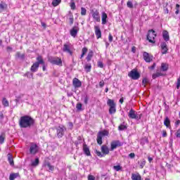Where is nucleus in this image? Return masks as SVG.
I'll list each match as a JSON object with an SVG mask.
<instances>
[{"mask_svg":"<svg viewBox=\"0 0 180 180\" xmlns=\"http://www.w3.org/2000/svg\"><path fill=\"white\" fill-rule=\"evenodd\" d=\"M19 125L22 129L32 127V126H34V119L30 117V115H24L20 117Z\"/></svg>","mask_w":180,"mask_h":180,"instance_id":"nucleus-1","label":"nucleus"},{"mask_svg":"<svg viewBox=\"0 0 180 180\" xmlns=\"http://www.w3.org/2000/svg\"><path fill=\"white\" fill-rule=\"evenodd\" d=\"M37 61L35 62L31 67L30 71L31 72H37V71L39 70V67L40 64H42L44 65V60H43V58L39 56L37 58Z\"/></svg>","mask_w":180,"mask_h":180,"instance_id":"nucleus-2","label":"nucleus"},{"mask_svg":"<svg viewBox=\"0 0 180 180\" xmlns=\"http://www.w3.org/2000/svg\"><path fill=\"white\" fill-rule=\"evenodd\" d=\"M107 105L109 106V113L110 115H115L116 113V103L115 101L112 99H108L107 101Z\"/></svg>","mask_w":180,"mask_h":180,"instance_id":"nucleus-3","label":"nucleus"},{"mask_svg":"<svg viewBox=\"0 0 180 180\" xmlns=\"http://www.w3.org/2000/svg\"><path fill=\"white\" fill-rule=\"evenodd\" d=\"M105 136H109V131L107 130L100 131L97 135V143L99 146L102 144V137H105Z\"/></svg>","mask_w":180,"mask_h":180,"instance_id":"nucleus-4","label":"nucleus"},{"mask_svg":"<svg viewBox=\"0 0 180 180\" xmlns=\"http://www.w3.org/2000/svg\"><path fill=\"white\" fill-rule=\"evenodd\" d=\"M155 37H157L155 31L153 30H150L147 35V39L148 40L149 43H155Z\"/></svg>","mask_w":180,"mask_h":180,"instance_id":"nucleus-5","label":"nucleus"},{"mask_svg":"<svg viewBox=\"0 0 180 180\" xmlns=\"http://www.w3.org/2000/svg\"><path fill=\"white\" fill-rule=\"evenodd\" d=\"M49 61L51 64H53L54 65L63 66V60L58 57H49Z\"/></svg>","mask_w":180,"mask_h":180,"instance_id":"nucleus-6","label":"nucleus"},{"mask_svg":"<svg viewBox=\"0 0 180 180\" xmlns=\"http://www.w3.org/2000/svg\"><path fill=\"white\" fill-rule=\"evenodd\" d=\"M128 77L134 80H137L140 78V73L137 71V70L134 69L128 73Z\"/></svg>","mask_w":180,"mask_h":180,"instance_id":"nucleus-7","label":"nucleus"},{"mask_svg":"<svg viewBox=\"0 0 180 180\" xmlns=\"http://www.w3.org/2000/svg\"><path fill=\"white\" fill-rule=\"evenodd\" d=\"M129 119H135L136 120H140L141 119V115L137 114L136 110L131 109L128 113Z\"/></svg>","mask_w":180,"mask_h":180,"instance_id":"nucleus-8","label":"nucleus"},{"mask_svg":"<svg viewBox=\"0 0 180 180\" xmlns=\"http://www.w3.org/2000/svg\"><path fill=\"white\" fill-rule=\"evenodd\" d=\"M66 130H67V128H65V127L63 125L57 127L56 131H57V136L58 139H61V137L64 136V133L65 132Z\"/></svg>","mask_w":180,"mask_h":180,"instance_id":"nucleus-9","label":"nucleus"},{"mask_svg":"<svg viewBox=\"0 0 180 180\" xmlns=\"http://www.w3.org/2000/svg\"><path fill=\"white\" fill-rule=\"evenodd\" d=\"M91 16L95 20V22H101V15H99V11L98 10H92L91 11Z\"/></svg>","mask_w":180,"mask_h":180,"instance_id":"nucleus-10","label":"nucleus"},{"mask_svg":"<svg viewBox=\"0 0 180 180\" xmlns=\"http://www.w3.org/2000/svg\"><path fill=\"white\" fill-rule=\"evenodd\" d=\"M123 144L120 141H113L110 143V151H113V150L117 148V147H122Z\"/></svg>","mask_w":180,"mask_h":180,"instance_id":"nucleus-11","label":"nucleus"},{"mask_svg":"<svg viewBox=\"0 0 180 180\" xmlns=\"http://www.w3.org/2000/svg\"><path fill=\"white\" fill-rule=\"evenodd\" d=\"M39 153V147L36 143H32L30 147V154H32L33 155L37 154Z\"/></svg>","mask_w":180,"mask_h":180,"instance_id":"nucleus-12","label":"nucleus"},{"mask_svg":"<svg viewBox=\"0 0 180 180\" xmlns=\"http://www.w3.org/2000/svg\"><path fill=\"white\" fill-rule=\"evenodd\" d=\"M79 32V27H78V25L77 26H74L70 31V36H72V37H77V35L78 34V32Z\"/></svg>","mask_w":180,"mask_h":180,"instance_id":"nucleus-13","label":"nucleus"},{"mask_svg":"<svg viewBox=\"0 0 180 180\" xmlns=\"http://www.w3.org/2000/svg\"><path fill=\"white\" fill-rule=\"evenodd\" d=\"M143 57L146 63H151L153 61V56L147 52H143Z\"/></svg>","mask_w":180,"mask_h":180,"instance_id":"nucleus-14","label":"nucleus"},{"mask_svg":"<svg viewBox=\"0 0 180 180\" xmlns=\"http://www.w3.org/2000/svg\"><path fill=\"white\" fill-rule=\"evenodd\" d=\"M63 51L64 53H68L69 54H72V51H71V44H65L63 45Z\"/></svg>","mask_w":180,"mask_h":180,"instance_id":"nucleus-15","label":"nucleus"},{"mask_svg":"<svg viewBox=\"0 0 180 180\" xmlns=\"http://www.w3.org/2000/svg\"><path fill=\"white\" fill-rule=\"evenodd\" d=\"M94 30L97 39H101V37H102V32L101 31V27H99L98 25H96L94 26Z\"/></svg>","mask_w":180,"mask_h":180,"instance_id":"nucleus-16","label":"nucleus"},{"mask_svg":"<svg viewBox=\"0 0 180 180\" xmlns=\"http://www.w3.org/2000/svg\"><path fill=\"white\" fill-rule=\"evenodd\" d=\"M72 84L75 88H79L82 85V83L78 79V78H74L72 80Z\"/></svg>","mask_w":180,"mask_h":180,"instance_id":"nucleus-17","label":"nucleus"},{"mask_svg":"<svg viewBox=\"0 0 180 180\" xmlns=\"http://www.w3.org/2000/svg\"><path fill=\"white\" fill-rule=\"evenodd\" d=\"M101 22L102 25H106V23H108V14L105 12L102 13Z\"/></svg>","mask_w":180,"mask_h":180,"instance_id":"nucleus-18","label":"nucleus"},{"mask_svg":"<svg viewBox=\"0 0 180 180\" xmlns=\"http://www.w3.org/2000/svg\"><path fill=\"white\" fill-rule=\"evenodd\" d=\"M160 46L162 49V54H167V52L168 51V47L167 46V43L162 42Z\"/></svg>","mask_w":180,"mask_h":180,"instance_id":"nucleus-19","label":"nucleus"},{"mask_svg":"<svg viewBox=\"0 0 180 180\" xmlns=\"http://www.w3.org/2000/svg\"><path fill=\"white\" fill-rule=\"evenodd\" d=\"M101 153L103 155H108L109 154V148L106 145H103L101 146Z\"/></svg>","mask_w":180,"mask_h":180,"instance_id":"nucleus-20","label":"nucleus"},{"mask_svg":"<svg viewBox=\"0 0 180 180\" xmlns=\"http://www.w3.org/2000/svg\"><path fill=\"white\" fill-rule=\"evenodd\" d=\"M8 9V4H6L5 2L1 1L0 3V13H2L4 11H6Z\"/></svg>","mask_w":180,"mask_h":180,"instance_id":"nucleus-21","label":"nucleus"},{"mask_svg":"<svg viewBox=\"0 0 180 180\" xmlns=\"http://www.w3.org/2000/svg\"><path fill=\"white\" fill-rule=\"evenodd\" d=\"M83 151L84 154H86V155H91V151L89 150V148L88 147L86 143L83 144Z\"/></svg>","mask_w":180,"mask_h":180,"instance_id":"nucleus-22","label":"nucleus"},{"mask_svg":"<svg viewBox=\"0 0 180 180\" xmlns=\"http://www.w3.org/2000/svg\"><path fill=\"white\" fill-rule=\"evenodd\" d=\"M162 37L165 41H169V33H168V31L164 30L162 32Z\"/></svg>","mask_w":180,"mask_h":180,"instance_id":"nucleus-23","label":"nucleus"},{"mask_svg":"<svg viewBox=\"0 0 180 180\" xmlns=\"http://www.w3.org/2000/svg\"><path fill=\"white\" fill-rule=\"evenodd\" d=\"M68 18L70 20V25H74V15L72 14V12L69 11L68 14Z\"/></svg>","mask_w":180,"mask_h":180,"instance_id":"nucleus-24","label":"nucleus"},{"mask_svg":"<svg viewBox=\"0 0 180 180\" xmlns=\"http://www.w3.org/2000/svg\"><path fill=\"white\" fill-rule=\"evenodd\" d=\"M169 68V65H168V63H162L161 64L160 69H161L162 71L165 72V71H168Z\"/></svg>","mask_w":180,"mask_h":180,"instance_id":"nucleus-25","label":"nucleus"},{"mask_svg":"<svg viewBox=\"0 0 180 180\" xmlns=\"http://www.w3.org/2000/svg\"><path fill=\"white\" fill-rule=\"evenodd\" d=\"M162 75H164L162 72H160V70H157L156 73H154L152 75V78L153 79H155V78H158V77H162Z\"/></svg>","mask_w":180,"mask_h":180,"instance_id":"nucleus-26","label":"nucleus"},{"mask_svg":"<svg viewBox=\"0 0 180 180\" xmlns=\"http://www.w3.org/2000/svg\"><path fill=\"white\" fill-rule=\"evenodd\" d=\"M131 179L132 180H141V176L139 173L132 174H131Z\"/></svg>","mask_w":180,"mask_h":180,"instance_id":"nucleus-27","label":"nucleus"},{"mask_svg":"<svg viewBox=\"0 0 180 180\" xmlns=\"http://www.w3.org/2000/svg\"><path fill=\"white\" fill-rule=\"evenodd\" d=\"M19 176H20L19 173H12L10 174L9 179L15 180V179H16V178H19Z\"/></svg>","mask_w":180,"mask_h":180,"instance_id":"nucleus-28","label":"nucleus"},{"mask_svg":"<svg viewBox=\"0 0 180 180\" xmlns=\"http://www.w3.org/2000/svg\"><path fill=\"white\" fill-rule=\"evenodd\" d=\"M92 68V65L91 63H86L84 65V70L86 72H91V69Z\"/></svg>","mask_w":180,"mask_h":180,"instance_id":"nucleus-29","label":"nucleus"},{"mask_svg":"<svg viewBox=\"0 0 180 180\" xmlns=\"http://www.w3.org/2000/svg\"><path fill=\"white\" fill-rule=\"evenodd\" d=\"M8 160L10 165H15V163L13 162V157L11 154H8Z\"/></svg>","mask_w":180,"mask_h":180,"instance_id":"nucleus-30","label":"nucleus"},{"mask_svg":"<svg viewBox=\"0 0 180 180\" xmlns=\"http://www.w3.org/2000/svg\"><path fill=\"white\" fill-rule=\"evenodd\" d=\"M92 57H94V51H90L86 58V60H87V61H91V60H92Z\"/></svg>","mask_w":180,"mask_h":180,"instance_id":"nucleus-31","label":"nucleus"},{"mask_svg":"<svg viewBox=\"0 0 180 180\" xmlns=\"http://www.w3.org/2000/svg\"><path fill=\"white\" fill-rule=\"evenodd\" d=\"M164 124L166 127H169V126H171V121H169V118L167 117L165 119Z\"/></svg>","mask_w":180,"mask_h":180,"instance_id":"nucleus-32","label":"nucleus"},{"mask_svg":"<svg viewBox=\"0 0 180 180\" xmlns=\"http://www.w3.org/2000/svg\"><path fill=\"white\" fill-rule=\"evenodd\" d=\"M126 129H127V125L124 124V122H123L118 127V130H120V131L126 130Z\"/></svg>","mask_w":180,"mask_h":180,"instance_id":"nucleus-33","label":"nucleus"},{"mask_svg":"<svg viewBox=\"0 0 180 180\" xmlns=\"http://www.w3.org/2000/svg\"><path fill=\"white\" fill-rule=\"evenodd\" d=\"M2 105H3L5 108H8V106H9V101H8V100H6V98H3V100H2Z\"/></svg>","mask_w":180,"mask_h":180,"instance_id":"nucleus-34","label":"nucleus"},{"mask_svg":"<svg viewBox=\"0 0 180 180\" xmlns=\"http://www.w3.org/2000/svg\"><path fill=\"white\" fill-rule=\"evenodd\" d=\"M147 84H150V79L147 77H145L142 80V85L143 86H146V85H147Z\"/></svg>","mask_w":180,"mask_h":180,"instance_id":"nucleus-35","label":"nucleus"},{"mask_svg":"<svg viewBox=\"0 0 180 180\" xmlns=\"http://www.w3.org/2000/svg\"><path fill=\"white\" fill-rule=\"evenodd\" d=\"M39 158H37L34 161L32 162V166L37 167V165H39Z\"/></svg>","mask_w":180,"mask_h":180,"instance_id":"nucleus-36","label":"nucleus"},{"mask_svg":"<svg viewBox=\"0 0 180 180\" xmlns=\"http://www.w3.org/2000/svg\"><path fill=\"white\" fill-rule=\"evenodd\" d=\"M86 53H88V49L86 47H84L82 49L81 58H82V57H84L85 56V54H86Z\"/></svg>","mask_w":180,"mask_h":180,"instance_id":"nucleus-37","label":"nucleus"},{"mask_svg":"<svg viewBox=\"0 0 180 180\" xmlns=\"http://www.w3.org/2000/svg\"><path fill=\"white\" fill-rule=\"evenodd\" d=\"M61 4V0H53L52 1L53 6H58Z\"/></svg>","mask_w":180,"mask_h":180,"instance_id":"nucleus-38","label":"nucleus"},{"mask_svg":"<svg viewBox=\"0 0 180 180\" xmlns=\"http://www.w3.org/2000/svg\"><path fill=\"white\" fill-rule=\"evenodd\" d=\"M113 169H115V171L119 172L122 171V169H123V167H122V166L120 165H116L113 166Z\"/></svg>","mask_w":180,"mask_h":180,"instance_id":"nucleus-39","label":"nucleus"},{"mask_svg":"<svg viewBox=\"0 0 180 180\" xmlns=\"http://www.w3.org/2000/svg\"><path fill=\"white\" fill-rule=\"evenodd\" d=\"M5 141V134H2L0 135V144H4V142Z\"/></svg>","mask_w":180,"mask_h":180,"instance_id":"nucleus-40","label":"nucleus"},{"mask_svg":"<svg viewBox=\"0 0 180 180\" xmlns=\"http://www.w3.org/2000/svg\"><path fill=\"white\" fill-rule=\"evenodd\" d=\"M80 13H81L82 16H85V15H86V8L82 7Z\"/></svg>","mask_w":180,"mask_h":180,"instance_id":"nucleus-41","label":"nucleus"},{"mask_svg":"<svg viewBox=\"0 0 180 180\" xmlns=\"http://www.w3.org/2000/svg\"><path fill=\"white\" fill-rule=\"evenodd\" d=\"M76 109L77 110H82V104L81 103H78L77 105H76Z\"/></svg>","mask_w":180,"mask_h":180,"instance_id":"nucleus-42","label":"nucleus"},{"mask_svg":"<svg viewBox=\"0 0 180 180\" xmlns=\"http://www.w3.org/2000/svg\"><path fill=\"white\" fill-rule=\"evenodd\" d=\"M46 166L49 168L50 171H54V166L51 165L50 162L46 163Z\"/></svg>","mask_w":180,"mask_h":180,"instance_id":"nucleus-43","label":"nucleus"},{"mask_svg":"<svg viewBox=\"0 0 180 180\" xmlns=\"http://www.w3.org/2000/svg\"><path fill=\"white\" fill-rule=\"evenodd\" d=\"M70 8L72 11H75V8H76V6H75V2L74 1H72L70 3Z\"/></svg>","mask_w":180,"mask_h":180,"instance_id":"nucleus-44","label":"nucleus"},{"mask_svg":"<svg viewBox=\"0 0 180 180\" xmlns=\"http://www.w3.org/2000/svg\"><path fill=\"white\" fill-rule=\"evenodd\" d=\"M179 8H180V6L179 4H176V15H178V13H179Z\"/></svg>","mask_w":180,"mask_h":180,"instance_id":"nucleus-45","label":"nucleus"},{"mask_svg":"<svg viewBox=\"0 0 180 180\" xmlns=\"http://www.w3.org/2000/svg\"><path fill=\"white\" fill-rule=\"evenodd\" d=\"M96 154L98 155V157H105V155L101 151L96 150Z\"/></svg>","mask_w":180,"mask_h":180,"instance_id":"nucleus-46","label":"nucleus"},{"mask_svg":"<svg viewBox=\"0 0 180 180\" xmlns=\"http://www.w3.org/2000/svg\"><path fill=\"white\" fill-rule=\"evenodd\" d=\"M127 6L128 8H133V2L127 1Z\"/></svg>","mask_w":180,"mask_h":180,"instance_id":"nucleus-47","label":"nucleus"},{"mask_svg":"<svg viewBox=\"0 0 180 180\" xmlns=\"http://www.w3.org/2000/svg\"><path fill=\"white\" fill-rule=\"evenodd\" d=\"M108 40H109L110 43H112L113 41V36H112V34H109Z\"/></svg>","mask_w":180,"mask_h":180,"instance_id":"nucleus-48","label":"nucleus"},{"mask_svg":"<svg viewBox=\"0 0 180 180\" xmlns=\"http://www.w3.org/2000/svg\"><path fill=\"white\" fill-rule=\"evenodd\" d=\"M88 101H89V98L86 96L84 98V103H85V105H88Z\"/></svg>","mask_w":180,"mask_h":180,"instance_id":"nucleus-49","label":"nucleus"},{"mask_svg":"<svg viewBox=\"0 0 180 180\" xmlns=\"http://www.w3.org/2000/svg\"><path fill=\"white\" fill-rule=\"evenodd\" d=\"M179 87H180V77L177 79L176 89H179Z\"/></svg>","mask_w":180,"mask_h":180,"instance_id":"nucleus-50","label":"nucleus"},{"mask_svg":"<svg viewBox=\"0 0 180 180\" xmlns=\"http://www.w3.org/2000/svg\"><path fill=\"white\" fill-rule=\"evenodd\" d=\"M88 180H95V176L94 175H89Z\"/></svg>","mask_w":180,"mask_h":180,"instance_id":"nucleus-51","label":"nucleus"},{"mask_svg":"<svg viewBox=\"0 0 180 180\" xmlns=\"http://www.w3.org/2000/svg\"><path fill=\"white\" fill-rule=\"evenodd\" d=\"M176 136L179 139H180V129L177 130L176 132Z\"/></svg>","mask_w":180,"mask_h":180,"instance_id":"nucleus-52","label":"nucleus"},{"mask_svg":"<svg viewBox=\"0 0 180 180\" xmlns=\"http://www.w3.org/2000/svg\"><path fill=\"white\" fill-rule=\"evenodd\" d=\"M129 157L131 158H134V157H136V154H134V153H131L129 155Z\"/></svg>","mask_w":180,"mask_h":180,"instance_id":"nucleus-53","label":"nucleus"},{"mask_svg":"<svg viewBox=\"0 0 180 180\" xmlns=\"http://www.w3.org/2000/svg\"><path fill=\"white\" fill-rule=\"evenodd\" d=\"M98 66L100 67V68H103V63L102 62H98Z\"/></svg>","mask_w":180,"mask_h":180,"instance_id":"nucleus-54","label":"nucleus"},{"mask_svg":"<svg viewBox=\"0 0 180 180\" xmlns=\"http://www.w3.org/2000/svg\"><path fill=\"white\" fill-rule=\"evenodd\" d=\"M103 85H105V82H103V80H102L99 82V86H101V88H102V86H103Z\"/></svg>","mask_w":180,"mask_h":180,"instance_id":"nucleus-55","label":"nucleus"},{"mask_svg":"<svg viewBox=\"0 0 180 180\" xmlns=\"http://www.w3.org/2000/svg\"><path fill=\"white\" fill-rule=\"evenodd\" d=\"M162 137H167V131H162Z\"/></svg>","mask_w":180,"mask_h":180,"instance_id":"nucleus-56","label":"nucleus"},{"mask_svg":"<svg viewBox=\"0 0 180 180\" xmlns=\"http://www.w3.org/2000/svg\"><path fill=\"white\" fill-rule=\"evenodd\" d=\"M155 63H153V65L149 68L150 70H154V68H155Z\"/></svg>","mask_w":180,"mask_h":180,"instance_id":"nucleus-57","label":"nucleus"},{"mask_svg":"<svg viewBox=\"0 0 180 180\" xmlns=\"http://www.w3.org/2000/svg\"><path fill=\"white\" fill-rule=\"evenodd\" d=\"M41 27H44V29H46V27H47V25L44 22H41Z\"/></svg>","mask_w":180,"mask_h":180,"instance_id":"nucleus-58","label":"nucleus"},{"mask_svg":"<svg viewBox=\"0 0 180 180\" xmlns=\"http://www.w3.org/2000/svg\"><path fill=\"white\" fill-rule=\"evenodd\" d=\"M6 50H7V51H12V47L7 46Z\"/></svg>","mask_w":180,"mask_h":180,"instance_id":"nucleus-59","label":"nucleus"},{"mask_svg":"<svg viewBox=\"0 0 180 180\" xmlns=\"http://www.w3.org/2000/svg\"><path fill=\"white\" fill-rule=\"evenodd\" d=\"M146 165V161H143L141 165V168H143V167Z\"/></svg>","mask_w":180,"mask_h":180,"instance_id":"nucleus-60","label":"nucleus"},{"mask_svg":"<svg viewBox=\"0 0 180 180\" xmlns=\"http://www.w3.org/2000/svg\"><path fill=\"white\" fill-rule=\"evenodd\" d=\"M132 53H136V46H133L131 49Z\"/></svg>","mask_w":180,"mask_h":180,"instance_id":"nucleus-61","label":"nucleus"},{"mask_svg":"<svg viewBox=\"0 0 180 180\" xmlns=\"http://www.w3.org/2000/svg\"><path fill=\"white\" fill-rule=\"evenodd\" d=\"M124 101L123 97H122L120 99V103H123V102Z\"/></svg>","mask_w":180,"mask_h":180,"instance_id":"nucleus-62","label":"nucleus"},{"mask_svg":"<svg viewBox=\"0 0 180 180\" xmlns=\"http://www.w3.org/2000/svg\"><path fill=\"white\" fill-rule=\"evenodd\" d=\"M148 160L149 162H151V161H153V158L148 157Z\"/></svg>","mask_w":180,"mask_h":180,"instance_id":"nucleus-63","label":"nucleus"},{"mask_svg":"<svg viewBox=\"0 0 180 180\" xmlns=\"http://www.w3.org/2000/svg\"><path fill=\"white\" fill-rule=\"evenodd\" d=\"M180 124V120H177L175 123V124H176L177 126Z\"/></svg>","mask_w":180,"mask_h":180,"instance_id":"nucleus-64","label":"nucleus"}]
</instances>
